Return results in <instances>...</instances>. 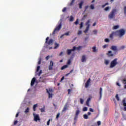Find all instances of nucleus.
<instances>
[{
	"instance_id": "1",
	"label": "nucleus",
	"mask_w": 126,
	"mask_h": 126,
	"mask_svg": "<svg viewBox=\"0 0 126 126\" xmlns=\"http://www.w3.org/2000/svg\"><path fill=\"white\" fill-rule=\"evenodd\" d=\"M118 10L116 8H113L108 15V18L109 19H114L116 17V14H117V12Z\"/></svg>"
},
{
	"instance_id": "2",
	"label": "nucleus",
	"mask_w": 126,
	"mask_h": 126,
	"mask_svg": "<svg viewBox=\"0 0 126 126\" xmlns=\"http://www.w3.org/2000/svg\"><path fill=\"white\" fill-rule=\"evenodd\" d=\"M117 36L119 37H123L126 34V31L124 29H120L116 31Z\"/></svg>"
},
{
	"instance_id": "3",
	"label": "nucleus",
	"mask_w": 126,
	"mask_h": 126,
	"mask_svg": "<svg viewBox=\"0 0 126 126\" xmlns=\"http://www.w3.org/2000/svg\"><path fill=\"white\" fill-rule=\"evenodd\" d=\"M61 29H62V22H60L59 25L54 29L53 32H52V35H55L57 32H59Z\"/></svg>"
},
{
	"instance_id": "4",
	"label": "nucleus",
	"mask_w": 126,
	"mask_h": 126,
	"mask_svg": "<svg viewBox=\"0 0 126 126\" xmlns=\"http://www.w3.org/2000/svg\"><path fill=\"white\" fill-rule=\"evenodd\" d=\"M118 59L116 58L114 59L110 63V68H113V67H115L116 64H118Z\"/></svg>"
},
{
	"instance_id": "5",
	"label": "nucleus",
	"mask_w": 126,
	"mask_h": 126,
	"mask_svg": "<svg viewBox=\"0 0 126 126\" xmlns=\"http://www.w3.org/2000/svg\"><path fill=\"white\" fill-rule=\"evenodd\" d=\"M75 50H76V47L75 46H74L72 49H67L66 50L67 55L69 56L71 54V52L75 51Z\"/></svg>"
},
{
	"instance_id": "6",
	"label": "nucleus",
	"mask_w": 126,
	"mask_h": 126,
	"mask_svg": "<svg viewBox=\"0 0 126 126\" xmlns=\"http://www.w3.org/2000/svg\"><path fill=\"white\" fill-rule=\"evenodd\" d=\"M33 116L34 118V121L35 122H38V121H40V119L38 114H35V113H33Z\"/></svg>"
},
{
	"instance_id": "7",
	"label": "nucleus",
	"mask_w": 126,
	"mask_h": 126,
	"mask_svg": "<svg viewBox=\"0 0 126 126\" xmlns=\"http://www.w3.org/2000/svg\"><path fill=\"white\" fill-rule=\"evenodd\" d=\"M45 43L48 44V45H51V44H53V43H54V40H53L52 39H50L49 40V37H47L46 38Z\"/></svg>"
},
{
	"instance_id": "8",
	"label": "nucleus",
	"mask_w": 126,
	"mask_h": 126,
	"mask_svg": "<svg viewBox=\"0 0 126 126\" xmlns=\"http://www.w3.org/2000/svg\"><path fill=\"white\" fill-rule=\"evenodd\" d=\"M90 81H91V79L89 78V79L87 81L86 83H85V88H88L89 85L90 84Z\"/></svg>"
},
{
	"instance_id": "9",
	"label": "nucleus",
	"mask_w": 126,
	"mask_h": 126,
	"mask_svg": "<svg viewBox=\"0 0 126 126\" xmlns=\"http://www.w3.org/2000/svg\"><path fill=\"white\" fill-rule=\"evenodd\" d=\"M53 66H54V62L50 61V64L49 66V70H53Z\"/></svg>"
},
{
	"instance_id": "10",
	"label": "nucleus",
	"mask_w": 126,
	"mask_h": 126,
	"mask_svg": "<svg viewBox=\"0 0 126 126\" xmlns=\"http://www.w3.org/2000/svg\"><path fill=\"white\" fill-rule=\"evenodd\" d=\"M35 82H36V78L33 77L31 81V86H33L34 84H35Z\"/></svg>"
},
{
	"instance_id": "11",
	"label": "nucleus",
	"mask_w": 126,
	"mask_h": 126,
	"mask_svg": "<svg viewBox=\"0 0 126 126\" xmlns=\"http://www.w3.org/2000/svg\"><path fill=\"white\" fill-rule=\"evenodd\" d=\"M110 49L112 51H114V52H117V51H118V47H117V46H112Z\"/></svg>"
},
{
	"instance_id": "12",
	"label": "nucleus",
	"mask_w": 126,
	"mask_h": 126,
	"mask_svg": "<svg viewBox=\"0 0 126 126\" xmlns=\"http://www.w3.org/2000/svg\"><path fill=\"white\" fill-rule=\"evenodd\" d=\"M46 91H47V93H48V95H49V98H51V92H53V90L49 89V91L48 90V89H46Z\"/></svg>"
},
{
	"instance_id": "13",
	"label": "nucleus",
	"mask_w": 126,
	"mask_h": 126,
	"mask_svg": "<svg viewBox=\"0 0 126 126\" xmlns=\"http://www.w3.org/2000/svg\"><path fill=\"white\" fill-rule=\"evenodd\" d=\"M87 59H86V56L85 55H83L82 56V59H81V62L82 63H85L86 62Z\"/></svg>"
},
{
	"instance_id": "14",
	"label": "nucleus",
	"mask_w": 126,
	"mask_h": 126,
	"mask_svg": "<svg viewBox=\"0 0 126 126\" xmlns=\"http://www.w3.org/2000/svg\"><path fill=\"white\" fill-rule=\"evenodd\" d=\"M114 36H117V33L116 32H112L111 34H110V38L111 39H113V37H114Z\"/></svg>"
},
{
	"instance_id": "15",
	"label": "nucleus",
	"mask_w": 126,
	"mask_h": 126,
	"mask_svg": "<svg viewBox=\"0 0 126 126\" xmlns=\"http://www.w3.org/2000/svg\"><path fill=\"white\" fill-rule=\"evenodd\" d=\"M103 93V89L102 88H100V91L99 92V94L100 95V97H99V100H101V99H102V94Z\"/></svg>"
},
{
	"instance_id": "16",
	"label": "nucleus",
	"mask_w": 126,
	"mask_h": 126,
	"mask_svg": "<svg viewBox=\"0 0 126 126\" xmlns=\"http://www.w3.org/2000/svg\"><path fill=\"white\" fill-rule=\"evenodd\" d=\"M107 55L108 57H113L114 54L112 53V51H109L107 53Z\"/></svg>"
},
{
	"instance_id": "17",
	"label": "nucleus",
	"mask_w": 126,
	"mask_h": 126,
	"mask_svg": "<svg viewBox=\"0 0 126 126\" xmlns=\"http://www.w3.org/2000/svg\"><path fill=\"white\" fill-rule=\"evenodd\" d=\"M54 45H55V47H54V49L55 50L58 49V48H59V47H60V44H59L57 42H55Z\"/></svg>"
},
{
	"instance_id": "18",
	"label": "nucleus",
	"mask_w": 126,
	"mask_h": 126,
	"mask_svg": "<svg viewBox=\"0 0 126 126\" xmlns=\"http://www.w3.org/2000/svg\"><path fill=\"white\" fill-rule=\"evenodd\" d=\"M67 110V104H66L64 106V107L62 110V112H65Z\"/></svg>"
},
{
	"instance_id": "19",
	"label": "nucleus",
	"mask_w": 126,
	"mask_h": 126,
	"mask_svg": "<svg viewBox=\"0 0 126 126\" xmlns=\"http://www.w3.org/2000/svg\"><path fill=\"white\" fill-rule=\"evenodd\" d=\"M37 107H38V104H35L34 105H33V107H32V109H33V111L34 112H35L36 111V108H37Z\"/></svg>"
},
{
	"instance_id": "20",
	"label": "nucleus",
	"mask_w": 126,
	"mask_h": 126,
	"mask_svg": "<svg viewBox=\"0 0 126 126\" xmlns=\"http://www.w3.org/2000/svg\"><path fill=\"white\" fill-rule=\"evenodd\" d=\"M91 100V98L90 97H89L87 101H86V105L87 106H89V102H90V100Z\"/></svg>"
},
{
	"instance_id": "21",
	"label": "nucleus",
	"mask_w": 126,
	"mask_h": 126,
	"mask_svg": "<svg viewBox=\"0 0 126 126\" xmlns=\"http://www.w3.org/2000/svg\"><path fill=\"white\" fill-rule=\"evenodd\" d=\"M67 67H68V65H64L61 67V69L62 70H63V69H65V68H67Z\"/></svg>"
},
{
	"instance_id": "22",
	"label": "nucleus",
	"mask_w": 126,
	"mask_h": 126,
	"mask_svg": "<svg viewBox=\"0 0 126 126\" xmlns=\"http://www.w3.org/2000/svg\"><path fill=\"white\" fill-rule=\"evenodd\" d=\"M89 30V26H87L86 28V30L84 31V33H85V34H86V33H87V32H88Z\"/></svg>"
},
{
	"instance_id": "23",
	"label": "nucleus",
	"mask_w": 126,
	"mask_h": 126,
	"mask_svg": "<svg viewBox=\"0 0 126 126\" xmlns=\"http://www.w3.org/2000/svg\"><path fill=\"white\" fill-rule=\"evenodd\" d=\"M90 20H88V21L86 22V25H87V26H89V28L90 27Z\"/></svg>"
},
{
	"instance_id": "24",
	"label": "nucleus",
	"mask_w": 126,
	"mask_h": 126,
	"mask_svg": "<svg viewBox=\"0 0 126 126\" xmlns=\"http://www.w3.org/2000/svg\"><path fill=\"white\" fill-rule=\"evenodd\" d=\"M93 52L94 53H96V52H97V49H96V46H94L93 47Z\"/></svg>"
},
{
	"instance_id": "25",
	"label": "nucleus",
	"mask_w": 126,
	"mask_h": 126,
	"mask_svg": "<svg viewBox=\"0 0 126 126\" xmlns=\"http://www.w3.org/2000/svg\"><path fill=\"white\" fill-rule=\"evenodd\" d=\"M74 1H75V0H72V1H71V2L69 4V6H71L72 5H73V4L74 3Z\"/></svg>"
},
{
	"instance_id": "26",
	"label": "nucleus",
	"mask_w": 126,
	"mask_h": 126,
	"mask_svg": "<svg viewBox=\"0 0 126 126\" xmlns=\"http://www.w3.org/2000/svg\"><path fill=\"white\" fill-rule=\"evenodd\" d=\"M64 35H66V36H68V35H69V33L68 32H66L63 35H62L61 36H60V38H63V36H64Z\"/></svg>"
},
{
	"instance_id": "27",
	"label": "nucleus",
	"mask_w": 126,
	"mask_h": 126,
	"mask_svg": "<svg viewBox=\"0 0 126 126\" xmlns=\"http://www.w3.org/2000/svg\"><path fill=\"white\" fill-rule=\"evenodd\" d=\"M79 23V20L78 19H76V21L74 22L75 25H77Z\"/></svg>"
},
{
	"instance_id": "28",
	"label": "nucleus",
	"mask_w": 126,
	"mask_h": 126,
	"mask_svg": "<svg viewBox=\"0 0 126 126\" xmlns=\"http://www.w3.org/2000/svg\"><path fill=\"white\" fill-rule=\"evenodd\" d=\"M120 27V26L119 25H116L113 27V30H115L116 29H118V28H119Z\"/></svg>"
},
{
	"instance_id": "29",
	"label": "nucleus",
	"mask_w": 126,
	"mask_h": 126,
	"mask_svg": "<svg viewBox=\"0 0 126 126\" xmlns=\"http://www.w3.org/2000/svg\"><path fill=\"white\" fill-rule=\"evenodd\" d=\"M82 4H83V1H81L79 4V8H82Z\"/></svg>"
},
{
	"instance_id": "30",
	"label": "nucleus",
	"mask_w": 126,
	"mask_h": 126,
	"mask_svg": "<svg viewBox=\"0 0 126 126\" xmlns=\"http://www.w3.org/2000/svg\"><path fill=\"white\" fill-rule=\"evenodd\" d=\"M84 117V119H85V120H87V119H88V115H87V114H84L83 115Z\"/></svg>"
},
{
	"instance_id": "31",
	"label": "nucleus",
	"mask_w": 126,
	"mask_h": 126,
	"mask_svg": "<svg viewBox=\"0 0 126 126\" xmlns=\"http://www.w3.org/2000/svg\"><path fill=\"white\" fill-rule=\"evenodd\" d=\"M90 8H91V9H94L95 6H94V4H91Z\"/></svg>"
},
{
	"instance_id": "32",
	"label": "nucleus",
	"mask_w": 126,
	"mask_h": 126,
	"mask_svg": "<svg viewBox=\"0 0 126 126\" xmlns=\"http://www.w3.org/2000/svg\"><path fill=\"white\" fill-rule=\"evenodd\" d=\"M109 62L108 60H105V61H104V63L106 65H108V64H109Z\"/></svg>"
},
{
	"instance_id": "33",
	"label": "nucleus",
	"mask_w": 126,
	"mask_h": 126,
	"mask_svg": "<svg viewBox=\"0 0 126 126\" xmlns=\"http://www.w3.org/2000/svg\"><path fill=\"white\" fill-rule=\"evenodd\" d=\"M40 111L41 113H44L45 112V107H43L40 109Z\"/></svg>"
},
{
	"instance_id": "34",
	"label": "nucleus",
	"mask_w": 126,
	"mask_h": 126,
	"mask_svg": "<svg viewBox=\"0 0 126 126\" xmlns=\"http://www.w3.org/2000/svg\"><path fill=\"white\" fill-rule=\"evenodd\" d=\"M79 113H80V111L79 110H76V116H78L79 115Z\"/></svg>"
},
{
	"instance_id": "35",
	"label": "nucleus",
	"mask_w": 126,
	"mask_h": 126,
	"mask_svg": "<svg viewBox=\"0 0 126 126\" xmlns=\"http://www.w3.org/2000/svg\"><path fill=\"white\" fill-rule=\"evenodd\" d=\"M93 33L94 35H97V33L98 32V31L96 30L93 31Z\"/></svg>"
},
{
	"instance_id": "36",
	"label": "nucleus",
	"mask_w": 126,
	"mask_h": 126,
	"mask_svg": "<svg viewBox=\"0 0 126 126\" xmlns=\"http://www.w3.org/2000/svg\"><path fill=\"white\" fill-rule=\"evenodd\" d=\"M88 110V108L86 107H85L83 108V112H86Z\"/></svg>"
},
{
	"instance_id": "37",
	"label": "nucleus",
	"mask_w": 126,
	"mask_h": 126,
	"mask_svg": "<svg viewBox=\"0 0 126 126\" xmlns=\"http://www.w3.org/2000/svg\"><path fill=\"white\" fill-rule=\"evenodd\" d=\"M29 110H30L29 107H27V108L25 111V113H29Z\"/></svg>"
},
{
	"instance_id": "38",
	"label": "nucleus",
	"mask_w": 126,
	"mask_h": 126,
	"mask_svg": "<svg viewBox=\"0 0 126 126\" xmlns=\"http://www.w3.org/2000/svg\"><path fill=\"white\" fill-rule=\"evenodd\" d=\"M107 47H109V45H108V44H105L104 45H103V46H102V48H103V49H106V48H107Z\"/></svg>"
},
{
	"instance_id": "39",
	"label": "nucleus",
	"mask_w": 126,
	"mask_h": 126,
	"mask_svg": "<svg viewBox=\"0 0 126 126\" xmlns=\"http://www.w3.org/2000/svg\"><path fill=\"white\" fill-rule=\"evenodd\" d=\"M80 102L81 104H83V103H84V100H83L82 98H80Z\"/></svg>"
},
{
	"instance_id": "40",
	"label": "nucleus",
	"mask_w": 126,
	"mask_h": 126,
	"mask_svg": "<svg viewBox=\"0 0 126 126\" xmlns=\"http://www.w3.org/2000/svg\"><path fill=\"white\" fill-rule=\"evenodd\" d=\"M104 41L106 42V43H108V42H110V39H109V38H105L104 39Z\"/></svg>"
},
{
	"instance_id": "41",
	"label": "nucleus",
	"mask_w": 126,
	"mask_h": 126,
	"mask_svg": "<svg viewBox=\"0 0 126 126\" xmlns=\"http://www.w3.org/2000/svg\"><path fill=\"white\" fill-rule=\"evenodd\" d=\"M124 14L126 15V6H124Z\"/></svg>"
},
{
	"instance_id": "42",
	"label": "nucleus",
	"mask_w": 126,
	"mask_h": 126,
	"mask_svg": "<svg viewBox=\"0 0 126 126\" xmlns=\"http://www.w3.org/2000/svg\"><path fill=\"white\" fill-rule=\"evenodd\" d=\"M116 98L118 101H120V98L119 97V94H116Z\"/></svg>"
},
{
	"instance_id": "43",
	"label": "nucleus",
	"mask_w": 126,
	"mask_h": 126,
	"mask_svg": "<svg viewBox=\"0 0 126 126\" xmlns=\"http://www.w3.org/2000/svg\"><path fill=\"white\" fill-rule=\"evenodd\" d=\"M73 20H74L73 17L72 16H70V21H73Z\"/></svg>"
},
{
	"instance_id": "44",
	"label": "nucleus",
	"mask_w": 126,
	"mask_h": 126,
	"mask_svg": "<svg viewBox=\"0 0 126 126\" xmlns=\"http://www.w3.org/2000/svg\"><path fill=\"white\" fill-rule=\"evenodd\" d=\"M83 27V22H81L80 24V28L81 29Z\"/></svg>"
},
{
	"instance_id": "45",
	"label": "nucleus",
	"mask_w": 126,
	"mask_h": 126,
	"mask_svg": "<svg viewBox=\"0 0 126 126\" xmlns=\"http://www.w3.org/2000/svg\"><path fill=\"white\" fill-rule=\"evenodd\" d=\"M110 9V8L109 7H106L104 8V10H105V11H108V10H109Z\"/></svg>"
},
{
	"instance_id": "46",
	"label": "nucleus",
	"mask_w": 126,
	"mask_h": 126,
	"mask_svg": "<svg viewBox=\"0 0 126 126\" xmlns=\"http://www.w3.org/2000/svg\"><path fill=\"white\" fill-rule=\"evenodd\" d=\"M81 48H82V47H81V46H79L78 47H76V50L79 51V50H80V49H81Z\"/></svg>"
},
{
	"instance_id": "47",
	"label": "nucleus",
	"mask_w": 126,
	"mask_h": 126,
	"mask_svg": "<svg viewBox=\"0 0 126 126\" xmlns=\"http://www.w3.org/2000/svg\"><path fill=\"white\" fill-rule=\"evenodd\" d=\"M71 63V61L70 60H68L67 64L69 65Z\"/></svg>"
},
{
	"instance_id": "48",
	"label": "nucleus",
	"mask_w": 126,
	"mask_h": 126,
	"mask_svg": "<svg viewBox=\"0 0 126 126\" xmlns=\"http://www.w3.org/2000/svg\"><path fill=\"white\" fill-rule=\"evenodd\" d=\"M123 105L124 106V107H126V103L125 102L126 100H123Z\"/></svg>"
},
{
	"instance_id": "49",
	"label": "nucleus",
	"mask_w": 126,
	"mask_h": 126,
	"mask_svg": "<svg viewBox=\"0 0 126 126\" xmlns=\"http://www.w3.org/2000/svg\"><path fill=\"white\" fill-rule=\"evenodd\" d=\"M81 34H82V31H79L78 32V35H81Z\"/></svg>"
},
{
	"instance_id": "50",
	"label": "nucleus",
	"mask_w": 126,
	"mask_h": 126,
	"mask_svg": "<svg viewBox=\"0 0 126 126\" xmlns=\"http://www.w3.org/2000/svg\"><path fill=\"white\" fill-rule=\"evenodd\" d=\"M63 12H64L66 11V7H64L63 9L62 10Z\"/></svg>"
},
{
	"instance_id": "51",
	"label": "nucleus",
	"mask_w": 126,
	"mask_h": 126,
	"mask_svg": "<svg viewBox=\"0 0 126 126\" xmlns=\"http://www.w3.org/2000/svg\"><path fill=\"white\" fill-rule=\"evenodd\" d=\"M123 83L124 84H126V79H124L123 80Z\"/></svg>"
},
{
	"instance_id": "52",
	"label": "nucleus",
	"mask_w": 126,
	"mask_h": 126,
	"mask_svg": "<svg viewBox=\"0 0 126 126\" xmlns=\"http://www.w3.org/2000/svg\"><path fill=\"white\" fill-rule=\"evenodd\" d=\"M50 122H51V119H49V120L47 121V125L48 126H50Z\"/></svg>"
},
{
	"instance_id": "53",
	"label": "nucleus",
	"mask_w": 126,
	"mask_h": 126,
	"mask_svg": "<svg viewBox=\"0 0 126 126\" xmlns=\"http://www.w3.org/2000/svg\"><path fill=\"white\" fill-rule=\"evenodd\" d=\"M60 115H61L60 113H58L56 116V119H59V118H60Z\"/></svg>"
},
{
	"instance_id": "54",
	"label": "nucleus",
	"mask_w": 126,
	"mask_h": 126,
	"mask_svg": "<svg viewBox=\"0 0 126 126\" xmlns=\"http://www.w3.org/2000/svg\"><path fill=\"white\" fill-rule=\"evenodd\" d=\"M41 58H39V61L38 62V64H41Z\"/></svg>"
},
{
	"instance_id": "55",
	"label": "nucleus",
	"mask_w": 126,
	"mask_h": 126,
	"mask_svg": "<svg viewBox=\"0 0 126 126\" xmlns=\"http://www.w3.org/2000/svg\"><path fill=\"white\" fill-rule=\"evenodd\" d=\"M97 126H101V121H98L97 122Z\"/></svg>"
},
{
	"instance_id": "56",
	"label": "nucleus",
	"mask_w": 126,
	"mask_h": 126,
	"mask_svg": "<svg viewBox=\"0 0 126 126\" xmlns=\"http://www.w3.org/2000/svg\"><path fill=\"white\" fill-rule=\"evenodd\" d=\"M40 66H38L37 67L36 71L38 72L39 70H40Z\"/></svg>"
},
{
	"instance_id": "57",
	"label": "nucleus",
	"mask_w": 126,
	"mask_h": 126,
	"mask_svg": "<svg viewBox=\"0 0 126 126\" xmlns=\"http://www.w3.org/2000/svg\"><path fill=\"white\" fill-rule=\"evenodd\" d=\"M89 110L90 112H92V113H93L94 112V110H93V109H92V108H90Z\"/></svg>"
},
{
	"instance_id": "58",
	"label": "nucleus",
	"mask_w": 126,
	"mask_h": 126,
	"mask_svg": "<svg viewBox=\"0 0 126 126\" xmlns=\"http://www.w3.org/2000/svg\"><path fill=\"white\" fill-rule=\"evenodd\" d=\"M19 112H17V113L16 114V118H17L19 116Z\"/></svg>"
},
{
	"instance_id": "59",
	"label": "nucleus",
	"mask_w": 126,
	"mask_h": 126,
	"mask_svg": "<svg viewBox=\"0 0 126 126\" xmlns=\"http://www.w3.org/2000/svg\"><path fill=\"white\" fill-rule=\"evenodd\" d=\"M41 73H42V70H40L39 73L38 74V76H40V75H41Z\"/></svg>"
},
{
	"instance_id": "60",
	"label": "nucleus",
	"mask_w": 126,
	"mask_h": 126,
	"mask_svg": "<svg viewBox=\"0 0 126 126\" xmlns=\"http://www.w3.org/2000/svg\"><path fill=\"white\" fill-rule=\"evenodd\" d=\"M45 59H46V61H48V60H49V59H50V56H47V57L45 58Z\"/></svg>"
},
{
	"instance_id": "61",
	"label": "nucleus",
	"mask_w": 126,
	"mask_h": 126,
	"mask_svg": "<svg viewBox=\"0 0 126 126\" xmlns=\"http://www.w3.org/2000/svg\"><path fill=\"white\" fill-rule=\"evenodd\" d=\"M77 118H78V116L75 115V116L74 118V121H76V120H77Z\"/></svg>"
},
{
	"instance_id": "62",
	"label": "nucleus",
	"mask_w": 126,
	"mask_h": 126,
	"mask_svg": "<svg viewBox=\"0 0 126 126\" xmlns=\"http://www.w3.org/2000/svg\"><path fill=\"white\" fill-rule=\"evenodd\" d=\"M70 92H71V90L68 89V94H70Z\"/></svg>"
},
{
	"instance_id": "63",
	"label": "nucleus",
	"mask_w": 126,
	"mask_h": 126,
	"mask_svg": "<svg viewBox=\"0 0 126 126\" xmlns=\"http://www.w3.org/2000/svg\"><path fill=\"white\" fill-rule=\"evenodd\" d=\"M88 7H89L88 6H86L85 7V11H86V9H87L88 8Z\"/></svg>"
},
{
	"instance_id": "64",
	"label": "nucleus",
	"mask_w": 126,
	"mask_h": 126,
	"mask_svg": "<svg viewBox=\"0 0 126 126\" xmlns=\"http://www.w3.org/2000/svg\"><path fill=\"white\" fill-rule=\"evenodd\" d=\"M18 122L17 121H15L14 122V126H15V125H16V124H17Z\"/></svg>"
}]
</instances>
